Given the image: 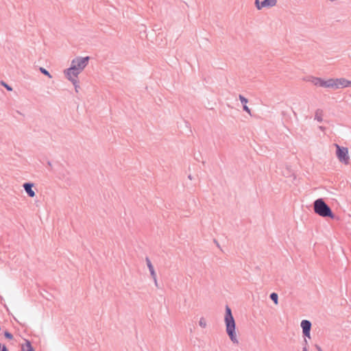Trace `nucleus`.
Listing matches in <instances>:
<instances>
[{
  "mask_svg": "<svg viewBox=\"0 0 351 351\" xmlns=\"http://www.w3.org/2000/svg\"><path fill=\"white\" fill-rule=\"evenodd\" d=\"M75 86V91L77 93L78 92V88H80V86L78 84V82L77 80V79H75V84H73Z\"/></svg>",
  "mask_w": 351,
  "mask_h": 351,
  "instance_id": "412c9836",
  "label": "nucleus"
},
{
  "mask_svg": "<svg viewBox=\"0 0 351 351\" xmlns=\"http://www.w3.org/2000/svg\"><path fill=\"white\" fill-rule=\"evenodd\" d=\"M224 321L226 324V332L229 336L230 340L233 343L239 344V340L235 331V321L232 316L231 309L228 306H226V314Z\"/></svg>",
  "mask_w": 351,
  "mask_h": 351,
  "instance_id": "f257e3e1",
  "label": "nucleus"
},
{
  "mask_svg": "<svg viewBox=\"0 0 351 351\" xmlns=\"http://www.w3.org/2000/svg\"><path fill=\"white\" fill-rule=\"evenodd\" d=\"M319 129L322 130H324V128L322 127V126H319Z\"/></svg>",
  "mask_w": 351,
  "mask_h": 351,
  "instance_id": "cd10ccee",
  "label": "nucleus"
},
{
  "mask_svg": "<svg viewBox=\"0 0 351 351\" xmlns=\"http://www.w3.org/2000/svg\"><path fill=\"white\" fill-rule=\"evenodd\" d=\"M277 0H263L261 2V7L263 8H271L276 5Z\"/></svg>",
  "mask_w": 351,
  "mask_h": 351,
  "instance_id": "9d476101",
  "label": "nucleus"
},
{
  "mask_svg": "<svg viewBox=\"0 0 351 351\" xmlns=\"http://www.w3.org/2000/svg\"><path fill=\"white\" fill-rule=\"evenodd\" d=\"M5 86L6 87V88H7L8 90H12V88H11L9 86H8V85H5Z\"/></svg>",
  "mask_w": 351,
  "mask_h": 351,
  "instance_id": "a878e982",
  "label": "nucleus"
},
{
  "mask_svg": "<svg viewBox=\"0 0 351 351\" xmlns=\"http://www.w3.org/2000/svg\"><path fill=\"white\" fill-rule=\"evenodd\" d=\"M22 351H34L29 341L26 340L25 343L22 345Z\"/></svg>",
  "mask_w": 351,
  "mask_h": 351,
  "instance_id": "f8f14e48",
  "label": "nucleus"
},
{
  "mask_svg": "<svg viewBox=\"0 0 351 351\" xmlns=\"http://www.w3.org/2000/svg\"><path fill=\"white\" fill-rule=\"evenodd\" d=\"M271 300L274 302L275 304H278V296L276 293H272L270 294Z\"/></svg>",
  "mask_w": 351,
  "mask_h": 351,
  "instance_id": "4468645a",
  "label": "nucleus"
},
{
  "mask_svg": "<svg viewBox=\"0 0 351 351\" xmlns=\"http://www.w3.org/2000/svg\"><path fill=\"white\" fill-rule=\"evenodd\" d=\"M315 348H316V350L317 351H323L322 349L321 348V347L319 345H317V344L315 345Z\"/></svg>",
  "mask_w": 351,
  "mask_h": 351,
  "instance_id": "393cba45",
  "label": "nucleus"
},
{
  "mask_svg": "<svg viewBox=\"0 0 351 351\" xmlns=\"http://www.w3.org/2000/svg\"><path fill=\"white\" fill-rule=\"evenodd\" d=\"M307 344H308L307 341H306V339H304V348H303L302 351H308Z\"/></svg>",
  "mask_w": 351,
  "mask_h": 351,
  "instance_id": "b1692460",
  "label": "nucleus"
},
{
  "mask_svg": "<svg viewBox=\"0 0 351 351\" xmlns=\"http://www.w3.org/2000/svg\"><path fill=\"white\" fill-rule=\"evenodd\" d=\"M243 109L244 111H245L248 114H251L250 109L247 107V106H246V104L243 105Z\"/></svg>",
  "mask_w": 351,
  "mask_h": 351,
  "instance_id": "aec40b11",
  "label": "nucleus"
},
{
  "mask_svg": "<svg viewBox=\"0 0 351 351\" xmlns=\"http://www.w3.org/2000/svg\"><path fill=\"white\" fill-rule=\"evenodd\" d=\"M199 325L202 328H205L207 326V322L204 317H202L199 319Z\"/></svg>",
  "mask_w": 351,
  "mask_h": 351,
  "instance_id": "2eb2a0df",
  "label": "nucleus"
},
{
  "mask_svg": "<svg viewBox=\"0 0 351 351\" xmlns=\"http://www.w3.org/2000/svg\"><path fill=\"white\" fill-rule=\"evenodd\" d=\"M306 80L311 82L315 86L330 88L331 78L324 80L320 77L310 76Z\"/></svg>",
  "mask_w": 351,
  "mask_h": 351,
  "instance_id": "39448f33",
  "label": "nucleus"
},
{
  "mask_svg": "<svg viewBox=\"0 0 351 351\" xmlns=\"http://www.w3.org/2000/svg\"><path fill=\"white\" fill-rule=\"evenodd\" d=\"M89 61V57H77L71 61V66H75L74 69L79 73H81L87 66Z\"/></svg>",
  "mask_w": 351,
  "mask_h": 351,
  "instance_id": "20e7f679",
  "label": "nucleus"
},
{
  "mask_svg": "<svg viewBox=\"0 0 351 351\" xmlns=\"http://www.w3.org/2000/svg\"><path fill=\"white\" fill-rule=\"evenodd\" d=\"M39 70H40V71L43 74L45 75H46V76H47L48 77H49V78H51V77H52V76H51V74L49 73V71H47L45 68H43V67H40Z\"/></svg>",
  "mask_w": 351,
  "mask_h": 351,
  "instance_id": "dca6fc26",
  "label": "nucleus"
},
{
  "mask_svg": "<svg viewBox=\"0 0 351 351\" xmlns=\"http://www.w3.org/2000/svg\"><path fill=\"white\" fill-rule=\"evenodd\" d=\"M349 86H351V81L348 80L347 87Z\"/></svg>",
  "mask_w": 351,
  "mask_h": 351,
  "instance_id": "bb28decb",
  "label": "nucleus"
},
{
  "mask_svg": "<svg viewBox=\"0 0 351 351\" xmlns=\"http://www.w3.org/2000/svg\"><path fill=\"white\" fill-rule=\"evenodd\" d=\"M302 328V332L304 336L308 338H311V323L310 321L304 319L301 322L300 324Z\"/></svg>",
  "mask_w": 351,
  "mask_h": 351,
  "instance_id": "6e6552de",
  "label": "nucleus"
},
{
  "mask_svg": "<svg viewBox=\"0 0 351 351\" xmlns=\"http://www.w3.org/2000/svg\"><path fill=\"white\" fill-rule=\"evenodd\" d=\"M145 261L147 263V266L149 269V271L150 272L151 276L154 277L155 276H156V273L155 271L154 267L151 261L149 260V258L148 257H146Z\"/></svg>",
  "mask_w": 351,
  "mask_h": 351,
  "instance_id": "9b49d317",
  "label": "nucleus"
},
{
  "mask_svg": "<svg viewBox=\"0 0 351 351\" xmlns=\"http://www.w3.org/2000/svg\"><path fill=\"white\" fill-rule=\"evenodd\" d=\"M189 178L190 180H191V179H192V177H191V175H189Z\"/></svg>",
  "mask_w": 351,
  "mask_h": 351,
  "instance_id": "c756f323",
  "label": "nucleus"
},
{
  "mask_svg": "<svg viewBox=\"0 0 351 351\" xmlns=\"http://www.w3.org/2000/svg\"><path fill=\"white\" fill-rule=\"evenodd\" d=\"M348 80L345 78H331L330 88L339 89L347 87Z\"/></svg>",
  "mask_w": 351,
  "mask_h": 351,
  "instance_id": "0eeeda50",
  "label": "nucleus"
},
{
  "mask_svg": "<svg viewBox=\"0 0 351 351\" xmlns=\"http://www.w3.org/2000/svg\"><path fill=\"white\" fill-rule=\"evenodd\" d=\"M239 100L241 101V102L243 105H245V104L248 102L247 99H246L245 97H243V95H239Z\"/></svg>",
  "mask_w": 351,
  "mask_h": 351,
  "instance_id": "f3484780",
  "label": "nucleus"
},
{
  "mask_svg": "<svg viewBox=\"0 0 351 351\" xmlns=\"http://www.w3.org/2000/svg\"><path fill=\"white\" fill-rule=\"evenodd\" d=\"M322 117V110L319 109L317 110L315 114V119L317 120L318 122H322L323 121Z\"/></svg>",
  "mask_w": 351,
  "mask_h": 351,
  "instance_id": "ddd939ff",
  "label": "nucleus"
},
{
  "mask_svg": "<svg viewBox=\"0 0 351 351\" xmlns=\"http://www.w3.org/2000/svg\"><path fill=\"white\" fill-rule=\"evenodd\" d=\"M255 5L258 10H261L263 7H261V2L259 0H255Z\"/></svg>",
  "mask_w": 351,
  "mask_h": 351,
  "instance_id": "6ab92c4d",
  "label": "nucleus"
},
{
  "mask_svg": "<svg viewBox=\"0 0 351 351\" xmlns=\"http://www.w3.org/2000/svg\"><path fill=\"white\" fill-rule=\"evenodd\" d=\"M153 278V280L154 282V285L156 287H158V283L157 280V276H155L154 277H152Z\"/></svg>",
  "mask_w": 351,
  "mask_h": 351,
  "instance_id": "5701e85b",
  "label": "nucleus"
},
{
  "mask_svg": "<svg viewBox=\"0 0 351 351\" xmlns=\"http://www.w3.org/2000/svg\"><path fill=\"white\" fill-rule=\"evenodd\" d=\"M314 212L322 217L335 218V215L330 208L326 204L323 199H316L313 203Z\"/></svg>",
  "mask_w": 351,
  "mask_h": 351,
  "instance_id": "f03ea898",
  "label": "nucleus"
},
{
  "mask_svg": "<svg viewBox=\"0 0 351 351\" xmlns=\"http://www.w3.org/2000/svg\"><path fill=\"white\" fill-rule=\"evenodd\" d=\"M75 66H70L69 69L64 70V73L66 78L71 81L73 84H75V79H77L78 75L80 73L74 69Z\"/></svg>",
  "mask_w": 351,
  "mask_h": 351,
  "instance_id": "423d86ee",
  "label": "nucleus"
},
{
  "mask_svg": "<svg viewBox=\"0 0 351 351\" xmlns=\"http://www.w3.org/2000/svg\"><path fill=\"white\" fill-rule=\"evenodd\" d=\"M337 148L336 156L338 160L346 165H348L350 162V157L348 155V149L347 147H341L337 144H335Z\"/></svg>",
  "mask_w": 351,
  "mask_h": 351,
  "instance_id": "7ed1b4c3",
  "label": "nucleus"
},
{
  "mask_svg": "<svg viewBox=\"0 0 351 351\" xmlns=\"http://www.w3.org/2000/svg\"><path fill=\"white\" fill-rule=\"evenodd\" d=\"M4 336H5L7 339H13V335H12L10 332H8V331H5V332H4Z\"/></svg>",
  "mask_w": 351,
  "mask_h": 351,
  "instance_id": "a211bd4d",
  "label": "nucleus"
},
{
  "mask_svg": "<svg viewBox=\"0 0 351 351\" xmlns=\"http://www.w3.org/2000/svg\"><path fill=\"white\" fill-rule=\"evenodd\" d=\"M33 186H34V184L30 182H26V183L23 184V186L25 192L31 197H34L36 195L35 192L32 189Z\"/></svg>",
  "mask_w": 351,
  "mask_h": 351,
  "instance_id": "1a4fd4ad",
  "label": "nucleus"
},
{
  "mask_svg": "<svg viewBox=\"0 0 351 351\" xmlns=\"http://www.w3.org/2000/svg\"><path fill=\"white\" fill-rule=\"evenodd\" d=\"M0 351H8V350L5 345L0 343Z\"/></svg>",
  "mask_w": 351,
  "mask_h": 351,
  "instance_id": "4be33fe9",
  "label": "nucleus"
},
{
  "mask_svg": "<svg viewBox=\"0 0 351 351\" xmlns=\"http://www.w3.org/2000/svg\"><path fill=\"white\" fill-rule=\"evenodd\" d=\"M48 165H49V166H51V162H49V161L48 162Z\"/></svg>",
  "mask_w": 351,
  "mask_h": 351,
  "instance_id": "c85d7f7f",
  "label": "nucleus"
}]
</instances>
